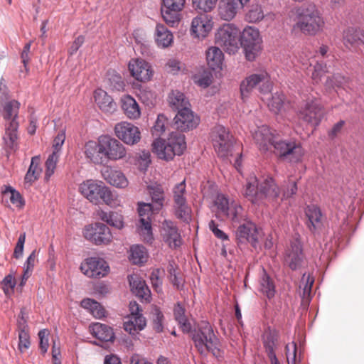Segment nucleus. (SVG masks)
Listing matches in <instances>:
<instances>
[{
  "mask_svg": "<svg viewBox=\"0 0 364 364\" xmlns=\"http://www.w3.org/2000/svg\"><path fill=\"white\" fill-rule=\"evenodd\" d=\"M20 103L15 100H11L0 107V114L6 121L5 124L4 134L2 136V149L7 159L13 151L18 149L17 121Z\"/></svg>",
  "mask_w": 364,
  "mask_h": 364,
  "instance_id": "1",
  "label": "nucleus"
},
{
  "mask_svg": "<svg viewBox=\"0 0 364 364\" xmlns=\"http://www.w3.org/2000/svg\"><path fill=\"white\" fill-rule=\"evenodd\" d=\"M296 27L305 35L314 36L322 30L324 21L316 6L304 4L296 10Z\"/></svg>",
  "mask_w": 364,
  "mask_h": 364,
  "instance_id": "2",
  "label": "nucleus"
},
{
  "mask_svg": "<svg viewBox=\"0 0 364 364\" xmlns=\"http://www.w3.org/2000/svg\"><path fill=\"white\" fill-rule=\"evenodd\" d=\"M185 135L172 132L167 141L157 139L153 142V150L158 157L166 161H171L175 156H181L186 149Z\"/></svg>",
  "mask_w": 364,
  "mask_h": 364,
  "instance_id": "3",
  "label": "nucleus"
},
{
  "mask_svg": "<svg viewBox=\"0 0 364 364\" xmlns=\"http://www.w3.org/2000/svg\"><path fill=\"white\" fill-rule=\"evenodd\" d=\"M79 190L81 194L95 205L105 203L112 205L116 196L102 181L88 179L80 183Z\"/></svg>",
  "mask_w": 364,
  "mask_h": 364,
  "instance_id": "4",
  "label": "nucleus"
},
{
  "mask_svg": "<svg viewBox=\"0 0 364 364\" xmlns=\"http://www.w3.org/2000/svg\"><path fill=\"white\" fill-rule=\"evenodd\" d=\"M239 44L247 60L252 62L259 55L262 49V39L257 28L248 26L241 32Z\"/></svg>",
  "mask_w": 364,
  "mask_h": 364,
  "instance_id": "5",
  "label": "nucleus"
},
{
  "mask_svg": "<svg viewBox=\"0 0 364 364\" xmlns=\"http://www.w3.org/2000/svg\"><path fill=\"white\" fill-rule=\"evenodd\" d=\"M240 30L233 23H225L215 33V43L228 54H235L240 48Z\"/></svg>",
  "mask_w": 364,
  "mask_h": 364,
  "instance_id": "6",
  "label": "nucleus"
},
{
  "mask_svg": "<svg viewBox=\"0 0 364 364\" xmlns=\"http://www.w3.org/2000/svg\"><path fill=\"white\" fill-rule=\"evenodd\" d=\"M187 333L191 334L194 346L200 354H203L207 346L215 344L218 336L215 334L213 327L206 321H202L197 328H192Z\"/></svg>",
  "mask_w": 364,
  "mask_h": 364,
  "instance_id": "7",
  "label": "nucleus"
},
{
  "mask_svg": "<svg viewBox=\"0 0 364 364\" xmlns=\"http://www.w3.org/2000/svg\"><path fill=\"white\" fill-rule=\"evenodd\" d=\"M235 238L237 245L250 244L253 248L259 246V232L257 225L251 220H245L238 225L235 230Z\"/></svg>",
  "mask_w": 364,
  "mask_h": 364,
  "instance_id": "8",
  "label": "nucleus"
},
{
  "mask_svg": "<svg viewBox=\"0 0 364 364\" xmlns=\"http://www.w3.org/2000/svg\"><path fill=\"white\" fill-rule=\"evenodd\" d=\"M100 149L105 160L116 161L124 158L126 149L117 139L109 135H102L99 137Z\"/></svg>",
  "mask_w": 364,
  "mask_h": 364,
  "instance_id": "9",
  "label": "nucleus"
},
{
  "mask_svg": "<svg viewBox=\"0 0 364 364\" xmlns=\"http://www.w3.org/2000/svg\"><path fill=\"white\" fill-rule=\"evenodd\" d=\"M83 235L86 240L95 245H107L112 237L109 228L102 223H95L85 226Z\"/></svg>",
  "mask_w": 364,
  "mask_h": 364,
  "instance_id": "10",
  "label": "nucleus"
},
{
  "mask_svg": "<svg viewBox=\"0 0 364 364\" xmlns=\"http://www.w3.org/2000/svg\"><path fill=\"white\" fill-rule=\"evenodd\" d=\"M185 3L186 0H162L161 13L166 24L171 27L178 25Z\"/></svg>",
  "mask_w": 364,
  "mask_h": 364,
  "instance_id": "11",
  "label": "nucleus"
},
{
  "mask_svg": "<svg viewBox=\"0 0 364 364\" xmlns=\"http://www.w3.org/2000/svg\"><path fill=\"white\" fill-rule=\"evenodd\" d=\"M323 116L322 107L316 100L307 101L298 111L299 118L315 128L320 124Z\"/></svg>",
  "mask_w": 364,
  "mask_h": 364,
  "instance_id": "12",
  "label": "nucleus"
},
{
  "mask_svg": "<svg viewBox=\"0 0 364 364\" xmlns=\"http://www.w3.org/2000/svg\"><path fill=\"white\" fill-rule=\"evenodd\" d=\"M213 146L218 156L222 158L227 157L233 147L232 136L223 126L215 127L213 138Z\"/></svg>",
  "mask_w": 364,
  "mask_h": 364,
  "instance_id": "13",
  "label": "nucleus"
},
{
  "mask_svg": "<svg viewBox=\"0 0 364 364\" xmlns=\"http://www.w3.org/2000/svg\"><path fill=\"white\" fill-rule=\"evenodd\" d=\"M80 269L88 277L101 278L109 272V266L102 258L90 257L80 265Z\"/></svg>",
  "mask_w": 364,
  "mask_h": 364,
  "instance_id": "14",
  "label": "nucleus"
},
{
  "mask_svg": "<svg viewBox=\"0 0 364 364\" xmlns=\"http://www.w3.org/2000/svg\"><path fill=\"white\" fill-rule=\"evenodd\" d=\"M200 119L190 107L181 108L173 118V127L180 132L192 130L199 124Z\"/></svg>",
  "mask_w": 364,
  "mask_h": 364,
  "instance_id": "15",
  "label": "nucleus"
},
{
  "mask_svg": "<svg viewBox=\"0 0 364 364\" xmlns=\"http://www.w3.org/2000/svg\"><path fill=\"white\" fill-rule=\"evenodd\" d=\"M305 255L303 247L299 240L290 243V247L286 250L284 262L292 271L301 269L304 264Z\"/></svg>",
  "mask_w": 364,
  "mask_h": 364,
  "instance_id": "16",
  "label": "nucleus"
},
{
  "mask_svg": "<svg viewBox=\"0 0 364 364\" xmlns=\"http://www.w3.org/2000/svg\"><path fill=\"white\" fill-rule=\"evenodd\" d=\"M272 147H274L276 154L281 159L290 156L293 161H296L302 155L301 145L294 141L277 140L276 139Z\"/></svg>",
  "mask_w": 364,
  "mask_h": 364,
  "instance_id": "17",
  "label": "nucleus"
},
{
  "mask_svg": "<svg viewBox=\"0 0 364 364\" xmlns=\"http://www.w3.org/2000/svg\"><path fill=\"white\" fill-rule=\"evenodd\" d=\"M114 132L119 139L128 145H134L138 143L141 139L139 129L127 122L117 124L114 127Z\"/></svg>",
  "mask_w": 364,
  "mask_h": 364,
  "instance_id": "18",
  "label": "nucleus"
},
{
  "mask_svg": "<svg viewBox=\"0 0 364 364\" xmlns=\"http://www.w3.org/2000/svg\"><path fill=\"white\" fill-rule=\"evenodd\" d=\"M252 135L259 150L263 152L268 151L277 139L276 131L272 130L267 125L258 127Z\"/></svg>",
  "mask_w": 364,
  "mask_h": 364,
  "instance_id": "19",
  "label": "nucleus"
},
{
  "mask_svg": "<svg viewBox=\"0 0 364 364\" xmlns=\"http://www.w3.org/2000/svg\"><path fill=\"white\" fill-rule=\"evenodd\" d=\"M279 333L276 328L267 326L262 335V341L264 351L270 360H277L276 349L279 347Z\"/></svg>",
  "mask_w": 364,
  "mask_h": 364,
  "instance_id": "20",
  "label": "nucleus"
},
{
  "mask_svg": "<svg viewBox=\"0 0 364 364\" xmlns=\"http://www.w3.org/2000/svg\"><path fill=\"white\" fill-rule=\"evenodd\" d=\"M128 68L131 75L138 81L149 80L154 75L150 64L141 58L132 59L129 62Z\"/></svg>",
  "mask_w": 364,
  "mask_h": 364,
  "instance_id": "21",
  "label": "nucleus"
},
{
  "mask_svg": "<svg viewBox=\"0 0 364 364\" xmlns=\"http://www.w3.org/2000/svg\"><path fill=\"white\" fill-rule=\"evenodd\" d=\"M138 213L140 217L139 223L142 230L151 237H152L151 216L159 211L155 210L151 203L139 202L138 203Z\"/></svg>",
  "mask_w": 364,
  "mask_h": 364,
  "instance_id": "22",
  "label": "nucleus"
},
{
  "mask_svg": "<svg viewBox=\"0 0 364 364\" xmlns=\"http://www.w3.org/2000/svg\"><path fill=\"white\" fill-rule=\"evenodd\" d=\"M162 236L164 241L171 248H176L181 245V237L177 227L171 220H165L162 224Z\"/></svg>",
  "mask_w": 364,
  "mask_h": 364,
  "instance_id": "23",
  "label": "nucleus"
},
{
  "mask_svg": "<svg viewBox=\"0 0 364 364\" xmlns=\"http://www.w3.org/2000/svg\"><path fill=\"white\" fill-rule=\"evenodd\" d=\"M258 291L269 301L274 299L277 293L275 282L264 267L259 277Z\"/></svg>",
  "mask_w": 364,
  "mask_h": 364,
  "instance_id": "24",
  "label": "nucleus"
},
{
  "mask_svg": "<svg viewBox=\"0 0 364 364\" xmlns=\"http://www.w3.org/2000/svg\"><path fill=\"white\" fill-rule=\"evenodd\" d=\"M91 334L102 342H114L115 334L112 327L101 323H94L90 326Z\"/></svg>",
  "mask_w": 364,
  "mask_h": 364,
  "instance_id": "25",
  "label": "nucleus"
},
{
  "mask_svg": "<svg viewBox=\"0 0 364 364\" xmlns=\"http://www.w3.org/2000/svg\"><path fill=\"white\" fill-rule=\"evenodd\" d=\"M260 198L276 200L280 195V189L272 176H267L259 183Z\"/></svg>",
  "mask_w": 364,
  "mask_h": 364,
  "instance_id": "26",
  "label": "nucleus"
},
{
  "mask_svg": "<svg viewBox=\"0 0 364 364\" xmlns=\"http://www.w3.org/2000/svg\"><path fill=\"white\" fill-rule=\"evenodd\" d=\"M267 78V73H256L250 75L242 80L240 86L242 99L245 101L249 97L250 91L257 85L265 81Z\"/></svg>",
  "mask_w": 364,
  "mask_h": 364,
  "instance_id": "27",
  "label": "nucleus"
},
{
  "mask_svg": "<svg viewBox=\"0 0 364 364\" xmlns=\"http://www.w3.org/2000/svg\"><path fill=\"white\" fill-rule=\"evenodd\" d=\"M213 22L207 16L194 18L191 23V31L197 37L205 38L212 30Z\"/></svg>",
  "mask_w": 364,
  "mask_h": 364,
  "instance_id": "28",
  "label": "nucleus"
},
{
  "mask_svg": "<svg viewBox=\"0 0 364 364\" xmlns=\"http://www.w3.org/2000/svg\"><path fill=\"white\" fill-rule=\"evenodd\" d=\"M305 215L308 218L306 225L310 232L314 233L321 225L322 217L321 208L315 204L308 205L305 210Z\"/></svg>",
  "mask_w": 364,
  "mask_h": 364,
  "instance_id": "29",
  "label": "nucleus"
},
{
  "mask_svg": "<svg viewBox=\"0 0 364 364\" xmlns=\"http://www.w3.org/2000/svg\"><path fill=\"white\" fill-rule=\"evenodd\" d=\"M154 39L159 47L164 48L171 45L173 36L166 26L162 23H157L155 28Z\"/></svg>",
  "mask_w": 364,
  "mask_h": 364,
  "instance_id": "30",
  "label": "nucleus"
},
{
  "mask_svg": "<svg viewBox=\"0 0 364 364\" xmlns=\"http://www.w3.org/2000/svg\"><path fill=\"white\" fill-rule=\"evenodd\" d=\"M224 60V54L218 47H210L206 51V60L209 68L213 71H220Z\"/></svg>",
  "mask_w": 364,
  "mask_h": 364,
  "instance_id": "31",
  "label": "nucleus"
},
{
  "mask_svg": "<svg viewBox=\"0 0 364 364\" xmlns=\"http://www.w3.org/2000/svg\"><path fill=\"white\" fill-rule=\"evenodd\" d=\"M243 195L253 204H257L261 200L259 183L256 177L247 181Z\"/></svg>",
  "mask_w": 364,
  "mask_h": 364,
  "instance_id": "32",
  "label": "nucleus"
},
{
  "mask_svg": "<svg viewBox=\"0 0 364 364\" xmlns=\"http://www.w3.org/2000/svg\"><path fill=\"white\" fill-rule=\"evenodd\" d=\"M240 7L232 0H221L218 6V15L225 21H231L235 18Z\"/></svg>",
  "mask_w": 364,
  "mask_h": 364,
  "instance_id": "33",
  "label": "nucleus"
},
{
  "mask_svg": "<svg viewBox=\"0 0 364 364\" xmlns=\"http://www.w3.org/2000/svg\"><path fill=\"white\" fill-rule=\"evenodd\" d=\"M173 314L175 321L177 322L182 331L183 333L190 331L191 324L186 315V309L181 302L178 301L174 305Z\"/></svg>",
  "mask_w": 364,
  "mask_h": 364,
  "instance_id": "34",
  "label": "nucleus"
},
{
  "mask_svg": "<svg viewBox=\"0 0 364 364\" xmlns=\"http://www.w3.org/2000/svg\"><path fill=\"white\" fill-rule=\"evenodd\" d=\"M95 102L98 105L100 109L106 112H112L115 110L116 103L111 96L102 90H96L95 92Z\"/></svg>",
  "mask_w": 364,
  "mask_h": 364,
  "instance_id": "35",
  "label": "nucleus"
},
{
  "mask_svg": "<svg viewBox=\"0 0 364 364\" xmlns=\"http://www.w3.org/2000/svg\"><path fill=\"white\" fill-rule=\"evenodd\" d=\"M122 109L130 119H137L140 116L139 104L134 97L126 95L122 99Z\"/></svg>",
  "mask_w": 364,
  "mask_h": 364,
  "instance_id": "36",
  "label": "nucleus"
},
{
  "mask_svg": "<svg viewBox=\"0 0 364 364\" xmlns=\"http://www.w3.org/2000/svg\"><path fill=\"white\" fill-rule=\"evenodd\" d=\"M80 306L88 311L95 318L100 319L105 316V309L102 305L94 299L85 298Z\"/></svg>",
  "mask_w": 364,
  "mask_h": 364,
  "instance_id": "37",
  "label": "nucleus"
},
{
  "mask_svg": "<svg viewBox=\"0 0 364 364\" xmlns=\"http://www.w3.org/2000/svg\"><path fill=\"white\" fill-rule=\"evenodd\" d=\"M343 39L352 46L364 45V33L359 28L350 27L344 31Z\"/></svg>",
  "mask_w": 364,
  "mask_h": 364,
  "instance_id": "38",
  "label": "nucleus"
},
{
  "mask_svg": "<svg viewBox=\"0 0 364 364\" xmlns=\"http://www.w3.org/2000/svg\"><path fill=\"white\" fill-rule=\"evenodd\" d=\"M40 156H35L31 158L30 166L24 177L25 183H28L31 186L39 178L42 171L40 167Z\"/></svg>",
  "mask_w": 364,
  "mask_h": 364,
  "instance_id": "39",
  "label": "nucleus"
},
{
  "mask_svg": "<svg viewBox=\"0 0 364 364\" xmlns=\"http://www.w3.org/2000/svg\"><path fill=\"white\" fill-rule=\"evenodd\" d=\"M99 140L97 142L89 141L85 146V154L87 158L95 164H102L104 161L102 153L100 149Z\"/></svg>",
  "mask_w": 364,
  "mask_h": 364,
  "instance_id": "40",
  "label": "nucleus"
},
{
  "mask_svg": "<svg viewBox=\"0 0 364 364\" xmlns=\"http://www.w3.org/2000/svg\"><path fill=\"white\" fill-rule=\"evenodd\" d=\"M98 216L101 220L107 223L110 226L119 230L124 227L122 215L115 211L106 212L101 210L98 213Z\"/></svg>",
  "mask_w": 364,
  "mask_h": 364,
  "instance_id": "41",
  "label": "nucleus"
},
{
  "mask_svg": "<svg viewBox=\"0 0 364 364\" xmlns=\"http://www.w3.org/2000/svg\"><path fill=\"white\" fill-rule=\"evenodd\" d=\"M170 107L177 112L185 107H190L191 105L185 95L178 90H173L168 97Z\"/></svg>",
  "mask_w": 364,
  "mask_h": 364,
  "instance_id": "42",
  "label": "nucleus"
},
{
  "mask_svg": "<svg viewBox=\"0 0 364 364\" xmlns=\"http://www.w3.org/2000/svg\"><path fill=\"white\" fill-rule=\"evenodd\" d=\"M107 84L109 90L117 92L124 91L126 86L121 75L114 70L107 71Z\"/></svg>",
  "mask_w": 364,
  "mask_h": 364,
  "instance_id": "43",
  "label": "nucleus"
},
{
  "mask_svg": "<svg viewBox=\"0 0 364 364\" xmlns=\"http://www.w3.org/2000/svg\"><path fill=\"white\" fill-rule=\"evenodd\" d=\"M129 284L133 294L145 301H149L151 298V291L144 281L134 279L129 281Z\"/></svg>",
  "mask_w": 364,
  "mask_h": 364,
  "instance_id": "44",
  "label": "nucleus"
},
{
  "mask_svg": "<svg viewBox=\"0 0 364 364\" xmlns=\"http://www.w3.org/2000/svg\"><path fill=\"white\" fill-rule=\"evenodd\" d=\"M147 251L142 245H134L130 247L129 259L134 264H142L146 262Z\"/></svg>",
  "mask_w": 364,
  "mask_h": 364,
  "instance_id": "45",
  "label": "nucleus"
},
{
  "mask_svg": "<svg viewBox=\"0 0 364 364\" xmlns=\"http://www.w3.org/2000/svg\"><path fill=\"white\" fill-rule=\"evenodd\" d=\"M174 213L177 218L188 222L190 219L189 208L186 203V198L176 196L174 200Z\"/></svg>",
  "mask_w": 364,
  "mask_h": 364,
  "instance_id": "46",
  "label": "nucleus"
},
{
  "mask_svg": "<svg viewBox=\"0 0 364 364\" xmlns=\"http://www.w3.org/2000/svg\"><path fill=\"white\" fill-rule=\"evenodd\" d=\"M130 310L132 316L131 319L134 321V325L138 331H141L144 330L146 326V320L141 313L142 309L140 306L136 302H134V304L131 302Z\"/></svg>",
  "mask_w": 364,
  "mask_h": 364,
  "instance_id": "47",
  "label": "nucleus"
},
{
  "mask_svg": "<svg viewBox=\"0 0 364 364\" xmlns=\"http://www.w3.org/2000/svg\"><path fill=\"white\" fill-rule=\"evenodd\" d=\"M105 178L110 185L117 188H123L128 185L127 178L124 174L119 171L111 170Z\"/></svg>",
  "mask_w": 364,
  "mask_h": 364,
  "instance_id": "48",
  "label": "nucleus"
},
{
  "mask_svg": "<svg viewBox=\"0 0 364 364\" xmlns=\"http://www.w3.org/2000/svg\"><path fill=\"white\" fill-rule=\"evenodd\" d=\"M149 193L151 198V205L155 210L160 211L164 205V193L159 186L150 187Z\"/></svg>",
  "mask_w": 364,
  "mask_h": 364,
  "instance_id": "49",
  "label": "nucleus"
},
{
  "mask_svg": "<svg viewBox=\"0 0 364 364\" xmlns=\"http://www.w3.org/2000/svg\"><path fill=\"white\" fill-rule=\"evenodd\" d=\"M192 7L198 14H207L212 11L218 0H191Z\"/></svg>",
  "mask_w": 364,
  "mask_h": 364,
  "instance_id": "50",
  "label": "nucleus"
},
{
  "mask_svg": "<svg viewBox=\"0 0 364 364\" xmlns=\"http://www.w3.org/2000/svg\"><path fill=\"white\" fill-rule=\"evenodd\" d=\"M347 81L348 79L344 75L336 73L327 77L324 86L326 90L331 92L332 90H335L336 88L341 87Z\"/></svg>",
  "mask_w": 364,
  "mask_h": 364,
  "instance_id": "51",
  "label": "nucleus"
},
{
  "mask_svg": "<svg viewBox=\"0 0 364 364\" xmlns=\"http://www.w3.org/2000/svg\"><path fill=\"white\" fill-rule=\"evenodd\" d=\"M243 208L240 204H232L229 208V212L226 213L224 216L230 220L233 226L242 223L243 218Z\"/></svg>",
  "mask_w": 364,
  "mask_h": 364,
  "instance_id": "52",
  "label": "nucleus"
},
{
  "mask_svg": "<svg viewBox=\"0 0 364 364\" xmlns=\"http://www.w3.org/2000/svg\"><path fill=\"white\" fill-rule=\"evenodd\" d=\"M285 102V95L282 92H276L272 95V98L268 102L269 109L275 114L279 113L284 107Z\"/></svg>",
  "mask_w": 364,
  "mask_h": 364,
  "instance_id": "53",
  "label": "nucleus"
},
{
  "mask_svg": "<svg viewBox=\"0 0 364 364\" xmlns=\"http://www.w3.org/2000/svg\"><path fill=\"white\" fill-rule=\"evenodd\" d=\"M151 314L153 315L152 324L154 330L157 333H161L164 331V315L161 309L154 306L152 309Z\"/></svg>",
  "mask_w": 364,
  "mask_h": 364,
  "instance_id": "54",
  "label": "nucleus"
},
{
  "mask_svg": "<svg viewBox=\"0 0 364 364\" xmlns=\"http://www.w3.org/2000/svg\"><path fill=\"white\" fill-rule=\"evenodd\" d=\"M326 73H328L326 63L323 60H317L314 65V71L311 75L314 83L318 84Z\"/></svg>",
  "mask_w": 364,
  "mask_h": 364,
  "instance_id": "55",
  "label": "nucleus"
},
{
  "mask_svg": "<svg viewBox=\"0 0 364 364\" xmlns=\"http://www.w3.org/2000/svg\"><path fill=\"white\" fill-rule=\"evenodd\" d=\"M263 18V11L259 5H252L245 15V19L250 23H256Z\"/></svg>",
  "mask_w": 364,
  "mask_h": 364,
  "instance_id": "56",
  "label": "nucleus"
},
{
  "mask_svg": "<svg viewBox=\"0 0 364 364\" xmlns=\"http://www.w3.org/2000/svg\"><path fill=\"white\" fill-rule=\"evenodd\" d=\"M59 156L56 154V151H53L50 154L46 161V171H45V178L48 179L50 176L54 173V171L56 168V165L58 161Z\"/></svg>",
  "mask_w": 364,
  "mask_h": 364,
  "instance_id": "57",
  "label": "nucleus"
},
{
  "mask_svg": "<svg viewBox=\"0 0 364 364\" xmlns=\"http://www.w3.org/2000/svg\"><path fill=\"white\" fill-rule=\"evenodd\" d=\"M298 191L297 182L295 181L288 180L287 184L284 187L282 193V200H288L293 198Z\"/></svg>",
  "mask_w": 364,
  "mask_h": 364,
  "instance_id": "58",
  "label": "nucleus"
},
{
  "mask_svg": "<svg viewBox=\"0 0 364 364\" xmlns=\"http://www.w3.org/2000/svg\"><path fill=\"white\" fill-rule=\"evenodd\" d=\"M4 193H10V201L12 204L16 205V207L22 208L25 205V200L21 193L13 187L10 186H6Z\"/></svg>",
  "mask_w": 364,
  "mask_h": 364,
  "instance_id": "59",
  "label": "nucleus"
},
{
  "mask_svg": "<svg viewBox=\"0 0 364 364\" xmlns=\"http://www.w3.org/2000/svg\"><path fill=\"white\" fill-rule=\"evenodd\" d=\"M214 204L217 207L220 213L223 215L229 212L230 203L229 199L223 193H218L214 200Z\"/></svg>",
  "mask_w": 364,
  "mask_h": 364,
  "instance_id": "60",
  "label": "nucleus"
},
{
  "mask_svg": "<svg viewBox=\"0 0 364 364\" xmlns=\"http://www.w3.org/2000/svg\"><path fill=\"white\" fill-rule=\"evenodd\" d=\"M167 121L168 118L164 114H159L151 129L153 135L160 136L165 132Z\"/></svg>",
  "mask_w": 364,
  "mask_h": 364,
  "instance_id": "61",
  "label": "nucleus"
},
{
  "mask_svg": "<svg viewBox=\"0 0 364 364\" xmlns=\"http://www.w3.org/2000/svg\"><path fill=\"white\" fill-rule=\"evenodd\" d=\"M213 78L211 71L204 70L198 76L195 77V81L199 86L206 88L211 85Z\"/></svg>",
  "mask_w": 364,
  "mask_h": 364,
  "instance_id": "62",
  "label": "nucleus"
},
{
  "mask_svg": "<svg viewBox=\"0 0 364 364\" xmlns=\"http://www.w3.org/2000/svg\"><path fill=\"white\" fill-rule=\"evenodd\" d=\"M168 272L169 274V280L173 286L176 287L178 289H180L183 286L182 279L178 277L176 273V269L171 263H169L168 266Z\"/></svg>",
  "mask_w": 364,
  "mask_h": 364,
  "instance_id": "63",
  "label": "nucleus"
},
{
  "mask_svg": "<svg viewBox=\"0 0 364 364\" xmlns=\"http://www.w3.org/2000/svg\"><path fill=\"white\" fill-rule=\"evenodd\" d=\"M30 336L28 330L18 331V349L23 352L30 347Z\"/></svg>",
  "mask_w": 364,
  "mask_h": 364,
  "instance_id": "64",
  "label": "nucleus"
}]
</instances>
